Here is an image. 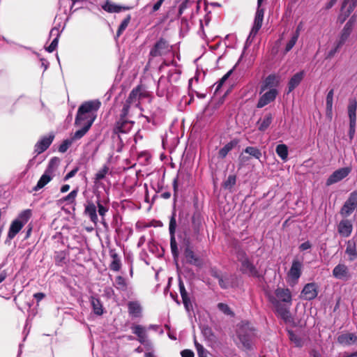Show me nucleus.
<instances>
[{
	"label": "nucleus",
	"mask_w": 357,
	"mask_h": 357,
	"mask_svg": "<svg viewBox=\"0 0 357 357\" xmlns=\"http://www.w3.org/2000/svg\"><path fill=\"white\" fill-rule=\"evenodd\" d=\"M131 19L130 15H128L121 23L116 32V38H119L123 31L127 28Z\"/></svg>",
	"instance_id": "8fccbe9b"
},
{
	"label": "nucleus",
	"mask_w": 357,
	"mask_h": 357,
	"mask_svg": "<svg viewBox=\"0 0 357 357\" xmlns=\"http://www.w3.org/2000/svg\"><path fill=\"white\" fill-rule=\"evenodd\" d=\"M304 76L305 72L301 70L296 73L291 77L288 82V93L294 91L300 84Z\"/></svg>",
	"instance_id": "b1692460"
},
{
	"label": "nucleus",
	"mask_w": 357,
	"mask_h": 357,
	"mask_svg": "<svg viewBox=\"0 0 357 357\" xmlns=\"http://www.w3.org/2000/svg\"><path fill=\"white\" fill-rule=\"evenodd\" d=\"M133 121H128L127 119H119L116 122L114 130L116 133H127L132 128Z\"/></svg>",
	"instance_id": "412c9836"
},
{
	"label": "nucleus",
	"mask_w": 357,
	"mask_h": 357,
	"mask_svg": "<svg viewBox=\"0 0 357 357\" xmlns=\"http://www.w3.org/2000/svg\"><path fill=\"white\" fill-rule=\"evenodd\" d=\"M55 36L56 37L53 39L52 43L48 47H45V50L48 52H53L58 46L59 38L60 36L59 29L56 27H54L50 32V36Z\"/></svg>",
	"instance_id": "cd10ccee"
},
{
	"label": "nucleus",
	"mask_w": 357,
	"mask_h": 357,
	"mask_svg": "<svg viewBox=\"0 0 357 357\" xmlns=\"http://www.w3.org/2000/svg\"><path fill=\"white\" fill-rule=\"evenodd\" d=\"M334 89H331L327 93L326 99V114L331 117L333 112Z\"/></svg>",
	"instance_id": "4c0bfd02"
},
{
	"label": "nucleus",
	"mask_w": 357,
	"mask_h": 357,
	"mask_svg": "<svg viewBox=\"0 0 357 357\" xmlns=\"http://www.w3.org/2000/svg\"><path fill=\"white\" fill-rule=\"evenodd\" d=\"M244 152L258 160L261 157V151L255 146H247L244 149Z\"/></svg>",
	"instance_id": "49530a36"
},
{
	"label": "nucleus",
	"mask_w": 357,
	"mask_h": 357,
	"mask_svg": "<svg viewBox=\"0 0 357 357\" xmlns=\"http://www.w3.org/2000/svg\"><path fill=\"white\" fill-rule=\"evenodd\" d=\"M202 333L206 339L209 341H214L215 335H214L211 328L208 326H205L202 329Z\"/></svg>",
	"instance_id": "de8ad7c7"
},
{
	"label": "nucleus",
	"mask_w": 357,
	"mask_h": 357,
	"mask_svg": "<svg viewBox=\"0 0 357 357\" xmlns=\"http://www.w3.org/2000/svg\"><path fill=\"white\" fill-rule=\"evenodd\" d=\"M333 275L338 280H348L351 278L349 268L344 264H339L333 270Z\"/></svg>",
	"instance_id": "4468645a"
},
{
	"label": "nucleus",
	"mask_w": 357,
	"mask_h": 357,
	"mask_svg": "<svg viewBox=\"0 0 357 357\" xmlns=\"http://www.w3.org/2000/svg\"><path fill=\"white\" fill-rule=\"evenodd\" d=\"M50 172L47 170H45V173L40 176L36 186L33 188V191H38L40 189L43 188L45 185H47L52 178V177L50 175Z\"/></svg>",
	"instance_id": "72a5a7b5"
},
{
	"label": "nucleus",
	"mask_w": 357,
	"mask_h": 357,
	"mask_svg": "<svg viewBox=\"0 0 357 357\" xmlns=\"http://www.w3.org/2000/svg\"><path fill=\"white\" fill-rule=\"evenodd\" d=\"M84 213L89 217L91 222L95 224L98 222L96 206L93 203H89L86 206Z\"/></svg>",
	"instance_id": "c9c22d12"
},
{
	"label": "nucleus",
	"mask_w": 357,
	"mask_h": 357,
	"mask_svg": "<svg viewBox=\"0 0 357 357\" xmlns=\"http://www.w3.org/2000/svg\"><path fill=\"white\" fill-rule=\"evenodd\" d=\"M355 20H353V17L345 24L344 28L341 31L340 39L337 41L340 45H344L349 37L354 24Z\"/></svg>",
	"instance_id": "6ab92c4d"
},
{
	"label": "nucleus",
	"mask_w": 357,
	"mask_h": 357,
	"mask_svg": "<svg viewBox=\"0 0 357 357\" xmlns=\"http://www.w3.org/2000/svg\"><path fill=\"white\" fill-rule=\"evenodd\" d=\"M54 132L49 133L48 135H45L41 137V139L35 144L34 151L37 154H40L45 151L52 143L54 139Z\"/></svg>",
	"instance_id": "9b49d317"
},
{
	"label": "nucleus",
	"mask_w": 357,
	"mask_h": 357,
	"mask_svg": "<svg viewBox=\"0 0 357 357\" xmlns=\"http://www.w3.org/2000/svg\"><path fill=\"white\" fill-rule=\"evenodd\" d=\"M139 94V96L146 97L149 95V91L144 89L142 85H138L135 88V96Z\"/></svg>",
	"instance_id": "0e129e2a"
},
{
	"label": "nucleus",
	"mask_w": 357,
	"mask_h": 357,
	"mask_svg": "<svg viewBox=\"0 0 357 357\" xmlns=\"http://www.w3.org/2000/svg\"><path fill=\"white\" fill-rule=\"evenodd\" d=\"M218 283H219V285L220 287L223 289H226L229 287V282H228V280H224L222 276H221L219 279H218Z\"/></svg>",
	"instance_id": "774afa93"
},
{
	"label": "nucleus",
	"mask_w": 357,
	"mask_h": 357,
	"mask_svg": "<svg viewBox=\"0 0 357 357\" xmlns=\"http://www.w3.org/2000/svg\"><path fill=\"white\" fill-rule=\"evenodd\" d=\"M101 102L98 100H89L82 104L77 110V115L75 120V124L77 126H81L83 122H86L88 120L96 115L93 114V112H97L100 107Z\"/></svg>",
	"instance_id": "f03ea898"
},
{
	"label": "nucleus",
	"mask_w": 357,
	"mask_h": 357,
	"mask_svg": "<svg viewBox=\"0 0 357 357\" xmlns=\"http://www.w3.org/2000/svg\"><path fill=\"white\" fill-rule=\"evenodd\" d=\"M79 170V167H75V168H73L71 171H70L64 177L63 180L64 181H67L71 178H73L76 174L77 172H78Z\"/></svg>",
	"instance_id": "338daca9"
},
{
	"label": "nucleus",
	"mask_w": 357,
	"mask_h": 357,
	"mask_svg": "<svg viewBox=\"0 0 357 357\" xmlns=\"http://www.w3.org/2000/svg\"><path fill=\"white\" fill-rule=\"evenodd\" d=\"M273 114L270 112L266 113L262 118H260L257 122V128L261 132H264L268 129L273 121Z\"/></svg>",
	"instance_id": "bb28decb"
},
{
	"label": "nucleus",
	"mask_w": 357,
	"mask_h": 357,
	"mask_svg": "<svg viewBox=\"0 0 357 357\" xmlns=\"http://www.w3.org/2000/svg\"><path fill=\"white\" fill-rule=\"evenodd\" d=\"M264 9L261 8V6L257 5V11L255 13V17L254 20L253 26L250 32L248 40H253V38L257 36L258 31L262 26L263 20H264Z\"/></svg>",
	"instance_id": "0eeeda50"
},
{
	"label": "nucleus",
	"mask_w": 357,
	"mask_h": 357,
	"mask_svg": "<svg viewBox=\"0 0 357 357\" xmlns=\"http://www.w3.org/2000/svg\"><path fill=\"white\" fill-rule=\"evenodd\" d=\"M342 46V45H340V43L337 42L335 46L328 52L326 59L333 58L335 56V54L339 51Z\"/></svg>",
	"instance_id": "69168bd1"
},
{
	"label": "nucleus",
	"mask_w": 357,
	"mask_h": 357,
	"mask_svg": "<svg viewBox=\"0 0 357 357\" xmlns=\"http://www.w3.org/2000/svg\"><path fill=\"white\" fill-rule=\"evenodd\" d=\"M116 284L117 288L121 290H124L126 288V280L122 276H117L116 278Z\"/></svg>",
	"instance_id": "680f3d73"
},
{
	"label": "nucleus",
	"mask_w": 357,
	"mask_h": 357,
	"mask_svg": "<svg viewBox=\"0 0 357 357\" xmlns=\"http://www.w3.org/2000/svg\"><path fill=\"white\" fill-rule=\"evenodd\" d=\"M184 255L187 263L197 267H201L203 264L202 260L197 256L190 248V245H187L184 250Z\"/></svg>",
	"instance_id": "2eb2a0df"
},
{
	"label": "nucleus",
	"mask_w": 357,
	"mask_h": 357,
	"mask_svg": "<svg viewBox=\"0 0 357 357\" xmlns=\"http://www.w3.org/2000/svg\"><path fill=\"white\" fill-rule=\"evenodd\" d=\"M238 144V141L234 139L231 140L227 144H225L222 148H221L218 151V157L221 159L225 158L228 153L231 151L236 145Z\"/></svg>",
	"instance_id": "f704fd0d"
},
{
	"label": "nucleus",
	"mask_w": 357,
	"mask_h": 357,
	"mask_svg": "<svg viewBox=\"0 0 357 357\" xmlns=\"http://www.w3.org/2000/svg\"><path fill=\"white\" fill-rule=\"evenodd\" d=\"M337 341L342 344L351 345L357 342V336L354 333H344L338 336Z\"/></svg>",
	"instance_id": "7c9ffc66"
},
{
	"label": "nucleus",
	"mask_w": 357,
	"mask_h": 357,
	"mask_svg": "<svg viewBox=\"0 0 357 357\" xmlns=\"http://www.w3.org/2000/svg\"><path fill=\"white\" fill-rule=\"evenodd\" d=\"M275 152L282 160L286 161L287 160L288 147L286 144H278L276 146Z\"/></svg>",
	"instance_id": "ea45409f"
},
{
	"label": "nucleus",
	"mask_w": 357,
	"mask_h": 357,
	"mask_svg": "<svg viewBox=\"0 0 357 357\" xmlns=\"http://www.w3.org/2000/svg\"><path fill=\"white\" fill-rule=\"evenodd\" d=\"M318 287L314 282L305 284L301 291L302 297L307 301L312 300L317 296Z\"/></svg>",
	"instance_id": "ddd939ff"
},
{
	"label": "nucleus",
	"mask_w": 357,
	"mask_h": 357,
	"mask_svg": "<svg viewBox=\"0 0 357 357\" xmlns=\"http://www.w3.org/2000/svg\"><path fill=\"white\" fill-rule=\"evenodd\" d=\"M288 336L291 342H293L296 347H302L303 345V341L301 337L294 333L293 331L289 330L287 331Z\"/></svg>",
	"instance_id": "79ce46f5"
},
{
	"label": "nucleus",
	"mask_w": 357,
	"mask_h": 357,
	"mask_svg": "<svg viewBox=\"0 0 357 357\" xmlns=\"http://www.w3.org/2000/svg\"><path fill=\"white\" fill-rule=\"evenodd\" d=\"M268 301L273 304L275 308L276 313L284 320L285 323H291L293 319L289 311L291 305L280 302L274 296L268 295Z\"/></svg>",
	"instance_id": "20e7f679"
},
{
	"label": "nucleus",
	"mask_w": 357,
	"mask_h": 357,
	"mask_svg": "<svg viewBox=\"0 0 357 357\" xmlns=\"http://www.w3.org/2000/svg\"><path fill=\"white\" fill-rule=\"evenodd\" d=\"M171 51V46L164 38L158 40L150 51V55L156 57L166 55Z\"/></svg>",
	"instance_id": "6e6552de"
},
{
	"label": "nucleus",
	"mask_w": 357,
	"mask_h": 357,
	"mask_svg": "<svg viewBox=\"0 0 357 357\" xmlns=\"http://www.w3.org/2000/svg\"><path fill=\"white\" fill-rule=\"evenodd\" d=\"M180 294L182 298L183 303L185 307L188 310L189 307L191 306L190 298L188 297V293L185 290L183 282L180 280L178 283Z\"/></svg>",
	"instance_id": "e433bc0d"
},
{
	"label": "nucleus",
	"mask_w": 357,
	"mask_h": 357,
	"mask_svg": "<svg viewBox=\"0 0 357 357\" xmlns=\"http://www.w3.org/2000/svg\"><path fill=\"white\" fill-rule=\"evenodd\" d=\"M98 213L100 216H102V218H103L104 215L108 211V208L103 206L100 201L98 202ZM102 224L104 225H106V222L104 221V219H102Z\"/></svg>",
	"instance_id": "052dcab7"
},
{
	"label": "nucleus",
	"mask_w": 357,
	"mask_h": 357,
	"mask_svg": "<svg viewBox=\"0 0 357 357\" xmlns=\"http://www.w3.org/2000/svg\"><path fill=\"white\" fill-rule=\"evenodd\" d=\"M77 192L78 190L77 189L72 190L68 195L63 198V201L68 204H73L75 200Z\"/></svg>",
	"instance_id": "13d9d810"
},
{
	"label": "nucleus",
	"mask_w": 357,
	"mask_h": 357,
	"mask_svg": "<svg viewBox=\"0 0 357 357\" xmlns=\"http://www.w3.org/2000/svg\"><path fill=\"white\" fill-rule=\"evenodd\" d=\"M104 10L107 13H121L132 8V7L117 5L109 0H107L105 3L102 6Z\"/></svg>",
	"instance_id": "aec40b11"
},
{
	"label": "nucleus",
	"mask_w": 357,
	"mask_h": 357,
	"mask_svg": "<svg viewBox=\"0 0 357 357\" xmlns=\"http://www.w3.org/2000/svg\"><path fill=\"white\" fill-rule=\"evenodd\" d=\"M59 163V159L57 157H53L52 158L50 159L49 164H48L47 169L46 170H47V172H51L52 169L54 167H57Z\"/></svg>",
	"instance_id": "e2e57ef3"
},
{
	"label": "nucleus",
	"mask_w": 357,
	"mask_h": 357,
	"mask_svg": "<svg viewBox=\"0 0 357 357\" xmlns=\"http://www.w3.org/2000/svg\"><path fill=\"white\" fill-rule=\"evenodd\" d=\"M356 110H357V101L355 98H350L349 100V105L347 107L348 116L349 119V136L351 139H353L356 124Z\"/></svg>",
	"instance_id": "39448f33"
},
{
	"label": "nucleus",
	"mask_w": 357,
	"mask_h": 357,
	"mask_svg": "<svg viewBox=\"0 0 357 357\" xmlns=\"http://www.w3.org/2000/svg\"><path fill=\"white\" fill-rule=\"evenodd\" d=\"M133 99H134V89L130 91L129 96L123 106L119 119H127L126 117H127V115L128 114V112H129V109L130 107V104L132 102Z\"/></svg>",
	"instance_id": "2f4dec72"
},
{
	"label": "nucleus",
	"mask_w": 357,
	"mask_h": 357,
	"mask_svg": "<svg viewBox=\"0 0 357 357\" xmlns=\"http://www.w3.org/2000/svg\"><path fill=\"white\" fill-rule=\"evenodd\" d=\"M351 167H342L335 170L326 180V184L329 186L346 178L351 172Z\"/></svg>",
	"instance_id": "9d476101"
},
{
	"label": "nucleus",
	"mask_w": 357,
	"mask_h": 357,
	"mask_svg": "<svg viewBox=\"0 0 357 357\" xmlns=\"http://www.w3.org/2000/svg\"><path fill=\"white\" fill-rule=\"evenodd\" d=\"M31 210L26 209L22 211L15 219L16 220L20 221V222L22 223L24 225L31 217Z\"/></svg>",
	"instance_id": "37998d69"
},
{
	"label": "nucleus",
	"mask_w": 357,
	"mask_h": 357,
	"mask_svg": "<svg viewBox=\"0 0 357 357\" xmlns=\"http://www.w3.org/2000/svg\"><path fill=\"white\" fill-rule=\"evenodd\" d=\"M236 335L241 344L238 346L244 351L254 349L255 341L257 337L256 329L251 323L241 321L236 326Z\"/></svg>",
	"instance_id": "f257e3e1"
},
{
	"label": "nucleus",
	"mask_w": 357,
	"mask_h": 357,
	"mask_svg": "<svg viewBox=\"0 0 357 357\" xmlns=\"http://www.w3.org/2000/svg\"><path fill=\"white\" fill-rule=\"evenodd\" d=\"M118 236L121 240L127 241L132 234V230L130 227L118 228L116 229Z\"/></svg>",
	"instance_id": "58836bf2"
},
{
	"label": "nucleus",
	"mask_w": 357,
	"mask_h": 357,
	"mask_svg": "<svg viewBox=\"0 0 357 357\" xmlns=\"http://www.w3.org/2000/svg\"><path fill=\"white\" fill-rule=\"evenodd\" d=\"M236 176L234 174H230L227 177V180L224 181L222 186L225 189H231L236 184Z\"/></svg>",
	"instance_id": "09e8293b"
},
{
	"label": "nucleus",
	"mask_w": 357,
	"mask_h": 357,
	"mask_svg": "<svg viewBox=\"0 0 357 357\" xmlns=\"http://www.w3.org/2000/svg\"><path fill=\"white\" fill-rule=\"evenodd\" d=\"M112 261L109 264V268L114 271H119L121 267V259L119 255L112 250L109 252Z\"/></svg>",
	"instance_id": "473e14b6"
},
{
	"label": "nucleus",
	"mask_w": 357,
	"mask_h": 357,
	"mask_svg": "<svg viewBox=\"0 0 357 357\" xmlns=\"http://www.w3.org/2000/svg\"><path fill=\"white\" fill-rule=\"evenodd\" d=\"M233 73V69L229 70L216 84V88L215 89V93H217L222 86L224 84V83L226 82V80L231 76V75Z\"/></svg>",
	"instance_id": "5fc2aeb1"
},
{
	"label": "nucleus",
	"mask_w": 357,
	"mask_h": 357,
	"mask_svg": "<svg viewBox=\"0 0 357 357\" xmlns=\"http://www.w3.org/2000/svg\"><path fill=\"white\" fill-rule=\"evenodd\" d=\"M195 346L196 347L197 354L199 357H207V351L204 348V347L199 344L197 340L195 338Z\"/></svg>",
	"instance_id": "6e6d98bb"
},
{
	"label": "nucleus",
	"mask_w": 357,
	"mask_h": 357,
	"mask_svg": "<svg viewBox=\"0 0 357 357\" xmlns=\"http://www.w3.org/2000/svg\"><path fill=\"white\" fill-rule=\"evenodd\" d=\"M90 303L93 313L96 315L101 316L105 312V308L100 299L95 296L90 297Z\"/></svg>",
	"instance_id": "a878e982"
},
{
	"label": "nucleus",
	"mask_w": 357,
	"mask_h": 357,
	"mask_svg": "<svg viewBox=\"0 0 357 357\" xmlns=\"http://www.w3.org/2000/svg\"><path fill=\"white\" fill-rule=\"evenodd\" d=\"M357 6V0H344L342 6L341 12L344 15L342 22L348 17Z\"/></svg>",
	"instance_id": "5701e85b"
},
{
	"label": "nucleus",
	"mask_w": 357,
	"mask_h": 357,
	"mask_svg": "<svg viewBox=\"0 0 357 357\" xmlns=\"http://www.w3.org/2000/svg\"><path fill=\"white\" fill-rule=\"evenodd\" d=\"M94 120H95V116H92L88 120V121H86V122L84 121L82 123V128L81 129L77 130L71 137L73 142L81 139L82 137H84L86 135V133L88 132V130L91 127Z\"/></svg>",
	"instance_id": "a211bd4d"
},
{
	"label": "nucleus",
	"mask_w": 357,
	"mask_h": 357,
	"mask_svg": "<svg viewBox=\"0 0 357 357\" xmlns=\"http://www.w3.org/2000/svg\"><path fill=\"white\" fill-rule=\"evenodd\" d=\"M73 143V140L72 138L66 139L63 141V142L60 144L59 146V151L60 153H65L67 151V150L69 149V147L72 145Z\"/></svg>",
	"instance_id": "864d4df0"
},
{
	"label": "nucleus",
	"mask_w": 357,
	"mask_h": 357,
	"mask_svg": "<svg viewBox=\"0 0 357 357\" xmlns=\"http://www.w3.org/2000/svg\"><path fill=\"white\" fill-rule=\"evenodd\" d=\"M24 225L22 223L20 222V221L14 220L9 227V230L8 232V238L13 239L22 229Z\"/></svg>",
	"instance_id": "c756f323"
},
{
	"label": "nucleus",
	"mask_w": 357,
	"mask_h": 357,
	"mask_svg": "<svg viewBox=\"0 0 357 357\" xmlns=\"http://www.w3.org/2000/svg\"><path fill=\"white\" fill-rule=\"evenodd\" d=\"M176 210L174 209L172 215L169 219V231L170 236H175L176 228Z\"/></svg>",
	"instance_id": "c03bdc74"
},
{
	"label": "nucleus",
	"mask_w": 357,
	"mask_h": 357,
	"mask_svg": "<svg viewBox=\"0 0 357 357\" xmlns=\"http://www.w3.org/2000/svg\"><path fill=\"white\" fill-rule=\"evenodd\" d=\"M170 248L173 257L178 258L179 253L175 236H170Z\"/></svg>",
	"instance_id": "603ef678"
},
{
	"label": "nucleus",
	"mask_w": 357,
	"mask_h": 357,
	"mask_svg": "<svg viewBox=\"0 0 357 357\" xmlns=\"http://www.w3.org/2000/svg\"><path fill=\"white\" fill-rule=\"evenodd\" d=\"M135 335L137 340L144 347L146 351H151L152 343L148 338L147 329L141 325H135Z\"/></svg>",
	"instance_id": "1a4fd4ad"
},
{
	"label": "nucleus",
	"mask_w": 357,
	"mask_h": 357,
	"mask_svg": "<svg viewBox=\"0 0 357 357\" xmlns=\"http://www.w3.org/2000/svg\"><path fill=\"white\" fill-rule=\"evenodd\" d=\"M218 308L224 314L227 315H231L234 316V313L231 310V308L229 307L227 304L223 303H219L218 304Z\"/></svg>",
	"instance_id": "4d7b16f0"
},
{
	"label": "nucleus",
	"mask_w": 357,
	"mask_h": 357,
	"mask_svg": "<svg viewBox=\"0 0 357 357\" xmlns=\"http://www.w3.org/2000/svg\"><path fill=\"white\" fill-rule=\"evenodd\" d=\"M301 268H302V264L297 259H294L292 261L291 266L290 268V270L288 273L289 277L294 280H298V279L301 277Z\"/></svg>",
	"instance_id": "393cba45"
},
{
	"label": "nucleus",
	"mask_w": 357,
	"mask_h": 357,
	"mask_svg": "<svg viewBox=\"0 0 357 357\" xmlns=\"http://www.w3.org/2000/svg\"><path fill=\"white\" fill-rule=\"evenodd\" d=\"M109 168L107 165H105L96 174L94 179L99 181L105 178L106 174L109 172Z\"/></svg>",
	"instance_id": "3c124183"
},
{
	"label": "nucleus",
	"mask_w": 357,
	"mask_h": 357,
	"mask_svg": "<svg viewBox=\"0 0 357 357\" xmlns=\"http://www.w3.org/2000/svg\"><path fill=\"white\" fill-rule=\"evenodd\" d=\"M354 210L357 211V190L350 193L348 199L342 206L340 213L342 216L347 218L349 216Z\"/></svg>",
	"instance_id": "423d86ee"
},
{
	"label": "nucleus",
	"mask_w": 357,
	"mask_h": 357,
	"mask_svg": "<svg viewBox=\"0 0 357 357\" xmlns=\"http://www.w3.org/2000/svg\"><path fill=\"white\" fill-rule=\"evenodd\" d=\"M345 253L348 255V260L350 261H353L357 259V249L355 241L350 240L347 241Z\"/></svg>",
	"instance_id": "c85d7f7f"
},
{
	"label": "nucleus",
	"mask_w": 357,
	"mask_h": 357,
	"mask_svg": "<svg viewBox=\"0 0 357 357\" xmlns=\"http://www.w3.org/2000/svg\"><path fill=\"white\" fill-rule=\"evenodd\" d=\"M236 258L241 264L240 271L248 276L259 278V274L257 267L253 262L249 259L246 252L243 250H238L236 252Z\"/></svg>",
	"instance_id": "7ed1b4c3"
},
{
	"label": "nucleus",
	"mask_w": 357,
	"mask_h": 357,
	"mask_svg": "<svg viewBox=\"0 0 357 357\" xmlns=\"http://www.w3.org/2000/svg\"><path fill=\"white\" fill-rule=\"evenodd\" d=\"M279 84L278 77L274 75L271 74L266 77L260 87V94L268 89H275Z\"/></svg>",
	"instance_id": "4be33fe9"
},
{
	"label": "nucleus",
	"mask_w": 357,
	"mask_h": 357,
	"mask_svg": "<svg viewBox=\"0 0 357 357\" xmlns=\"http://www.w3.org/2000/svg\"><path fill=\"white\" fill-rule=\"evenodd\" d=\"M151 155L147 151H142L137 155V160L140 165H146L149 163Z\"/></svg>",
	"instance_id": "a18cd8bd"
},
{
	"label": "nucleus",
	"mask_w": 357,
	"mask_h": 357,
	"mask_svg": "<svg viewBox=\"0 0 357 357\" xmlns=\"http://www.w3.org/2000/svg\"><path fill=\"white\" fill-rule=\"evenodd\" d=\"M352 230L353 225L347 219L342 220L337 225V231L342 237H349L351 234Z\"/></svg>",
	"instance_id": "f3484780"
},
{
	"label": "nucleus",
	"mask_w": 357,
	"mask_h": 357,
	"mask_svg": "<svg viewBox=\"0 0 357 357\" xmlns=\"http://www.w3.org/2000/svg\"><path fill=\"white\" fill-rule=\"evenodd\" d=\"M275 297L280 301V302L291 305V294L289 289L278 287L275 290Z\"/></svg>",
	"instance_id": "dca6fc26"
},
{
	"label": "nucleus",
	"mask_w": 357,
	"mask_h": 357,
	"mask_svg": "<svg viewBox=\"0 0 357 357\" xmlns=\"http://www.w3.org/2000/svg\"><path fill=\"white\" fill-rule=\"evenodd\" d=\"M67 253L65 251H58L54 253V261L57 266H63L66 264Z\"/></svg>",
	"instance_id": "a19ab883"
},
{
	"label": "nucleus",
	"mask_w": 357,
	"mask_h": 357,
	"mask_svg": "<svg viewBox=\"0 0 357 357\" xmlns=\"http://www.w3.org/2000/svg\"><path fill=\"white\" fill-rule=\"evenodd\" d=\"M278 94V91L276 89H271L263 95H261L257 104V108H262L269 103L273 102L276 96Z\"/></svg>",
	"instance_id": "f8f14e48"
},
{
	"label": "nucleus",
	"mask_w": 357,
	"mask_h": 357,
	"mask_svg": "<svg viewBox=\"0 0 357 357\" xmlns=\"http://www.w3.org/2000/svg\"><path fill=\"white\" fill-rule=\"evenodd\" d=\"M298 38L296 37V36H294V35L292 36L291 38L289 40V41L286 45L284 53L289 52L293 48V47L296 43Z\"/></svg>",
	"instance_id": "bf43d9fd"
}]
</instances>
